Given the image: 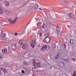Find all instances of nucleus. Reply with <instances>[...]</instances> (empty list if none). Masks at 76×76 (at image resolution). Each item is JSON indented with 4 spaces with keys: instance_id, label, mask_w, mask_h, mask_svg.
<instances>
[{
    "instance_id": "obj_48",
    "label": "nucleus",
    "mask_w": 76,
    "mask_h": 76,
    "mask_svg": "<svg viewBox=\"0 0 76 76\" xmlns=\"http://www.w3.org/2000/svg\"><path fill=\"white\" fill-rule=\"evenodd\" d=\"M33 68H32L33 70Z\"/></svg>"
},
{
    "instance_id": "obj_10",
    "label": "nucleus",
    "mask_w": 76,
    "mask_h": 76,
    "mask_svg": "<svg viewBox=\"0 0 76 76\" xmlns=\"http://www.w3.org/2000/svg\"><path fill=\"white\" fill-rule=\"evenodd\" d=\"M61 28L60 26H58L56 28V30L57 31H59V32H62V31H63V30H61Z\"/></svg>"
},
{
    "instance_id": "obj_27",
    "label": "nucleus",
    "mask_w": 76,
    "mask_h": 76,
    "mask_svg": "<svg viewBox=\"0 0 76 76\" xmlns=\"http://www.w3.org/2000/svg\"><path fill=\"white\" fill-rule=\"evenodd\" d=\"M63 2L65 4H66V3H67V1H63Z\"/></svg>"
},
{
    "instance_id": "obj_18",
    "label": "nucleus",
    "mask_w": 76,
    "mask_h": 76,
    "mask_svg": "<svg viewBox=\"0 0 76 76\" xmlns=\"http://www.w3.org/2000/svg\"><path fill=\"white\" fill-rule=\"evenodd\" d=\"M62 47L63 48H66V45L64 43H63L61 45Z\"/></svg>"
},
{
    "instance_id": "obj_39",
    "label": "nucleus",
    "mask_w": 76,
    "mask_h": 76,
    "mask_svg": "<svg viewBox=\"0 0 76 76\" xmlns=\"http://www.w3.org/2000/svg\"><path fill=\"white\" fill-rule=\"evenodd\" d=\"M57 49H58V50H60V48H58V47Z\"/></svg>"
},
{
    "instance_id": "obj_6",
    "label": "nucleus",
    "mask_w": 76,
    "mask_h": 76,
    "mask_svg": "<svg viewBox=\"0 0 76 76\" xmlns=\"http://www.w3.org/2000/svg\"><path fill=\"white\" fill-rule=\"evenodd\" d=\"M16 20H17V18H16L14 20L12 21H11V19L10 18L8 19V21H9V22H11V24H13V23H16Z\"/></svg>"
},
{
    "instance_id": "obj_31",
    "label": "nucleus",
    "mask_w": 76,
    "mask_h": 76,
    "mask_svg": "<svg viewBox=\"0 0 76 76\" xmlns=\"http://www.w3.org/2000/svg\"><path fill=\"white\" fill-rule=\"evenodd\" d=\"M72 60L73 61H75V60H76L75 58H72Z\"/></svg>"
},
{
    "instance_id": "obj_29",
    "label": "nucleus",
    "mask_w": 76,
    "mask_h": 76,
    "mask_svg": "<svg viewBox=\"0 0 76 76\" xmlns=\"http://www.w3.org/2000/svg\"><path fill=\"white\" fill-rule=\"evenodd\" d=\"M4 73H6V72H7V70L6 69H4Z\"/></svg>"
},
{
    "instance_id": "obj_40",
    "label": "nucleus",
    "mask_w": 76,
    "mask_h": 76,
    "mask_svg": "<svg viewBox=\"0 0 76 76\" xmlns=\"http://www.w3.org/2000/svg\"><path fill=\"white\" fill-rule=\"evenodd\" d=\"M39 9L40 10H42V9L40 8H39Z\"/></svg>"
},
{
    "instance_id": "obj_19",
    "label": "nucleus",
    "mask_w": 76,
    "mask_h": 76,
    "mask_svg": "<svg viewBox=\"0 0 76 76\" xmlns=\"http://www.w3.org/2000/svg\"><path fill=\"white\" fill-rule=\"evenodd\" d=\"M70 43L71 45H72V44H73V39H71L70 40Z\"/></svg>"
},
{
    "instance_id": "obj_14",
    "label": "nucleus",
    "mask_w": 76,
    "mask_h": 76,
    "mask_svg": "<svg viewBox=\"0 0 76 76\" xmlns=\"http://www.w3.org/2000/svg\"><path fill=\"white\" fill-rule=\"evenodd\" d=\"M34 7L35 10H37V9H38V4H36V5H34Z\"/></svg>"
},
{
    "instance_id": "obj_17",
    "label": "nucleus",
    "mask_w": 76,
    "mask_h": 76,
    "mask_svg": "<svg viewBox=\"0 0 76 76\" xmlns=\"http://www.w3.org/2000/svg\"><path fill=\"white\" fill-rule=\"evenodd\" d=\"M4 12H5V13H6L7 15H9L10 14V12L9 11H5Z\"/></svg>"
},
{
    "instance_id": "obj_32",
    "label": "nucleus",
    "mask_w": 76,
    "mask_h": 76,
    "mask_svg": "<svg viewBox=\"0 0 76 76\" xmlns=\"http://www.w3.org/2000/svg\"><path fill=\"white\" fill-rule=\"evenodd\" d=\"M24 64H26V65H27V64H28V63L26 62H24Z\"/></svg>"
},
{
    "instance_id": "obj_35",
    "label": "nucleus",
    "mask_w": 76,
    "mask_h": 76,
    "mask_svg": "<svg viewBox=\"0 0 76 76\" xmlns=\"http://www.w3.org/2000/svg\"><path fill=\"white\" fill-rule=\"evenodd\" d=\"M42 36V35L41 34V33H39V36H40V37H41V36Z\"/></svg>"
},
{
    "instance_id": "obj_45",
    "label": "nucleus",
    "mask_w": 76,
    "mask_h": 76,
    "mask_svg": "<svg viewBox=\"0 0 76 76\" xmlns=\"http://www.w3.org/2000/svg\"><path fill=\"white\" fill-rule=\"evenodd\" d=\"M1 71H0V75H1Z\"/></svg>"
},
{
    "instance_id": "obj_3",
    "label": "nucleus",
    "mask_w": 76,
    "mask_h": 76,
    "mask_svg": "<svg viewBox=\"0 0 76 76\" xmlns=\"http://www.w3.org/2000/svg\"><path fill=\"white\" fill-rule=\"evenodd\" d=\"M3 13V10H2V9L0 7V14L1 16H7V15L6 13H5V12H4V13L2 14Z\"/></svg>"
},
{
    "instance_id": "obj_38",
    "label": "nucleus",
    "mask_w": 76,
    "mask_h": 76,
    "mask_svg": "<svg viewBox=\"0 0 76 76\" xmlns=\"http://www.w3.org/2000/svg\"><path fill=\"white\" fill-rule=\"evenodd\" d=\"M1 58H3V57L1 56H0V59H1Z\"/></svg>"
},
{
    "instance_id": "obj_15",
    "label": "nucleus",
    "mask_w": 76,
    "mask_h": 76,
    "mask_svg": "<svg viewBox=\"0 0 76 76\" xmlns=\"http://www.w3.org/2000/svg\"><path fill=\"white\" fill-rule=\"evenodd\" d=\"M61 35V32H58L57 33V36L58 37H60Z\"/></svg>"
},
{
    "instance_id": "obj_34",
    "label": "nucleus",
    "mask_w": 76,
    "mask_h": 76,
    "mask_svg": "<svg viewBox=\"0 0 76 76\" xmlns=\"http://www.w3.org/2000/svg\"><path fill=\"white\" fill-rule=\"evenodd\" d=\"M74 74L75 75H76V71H75L74 72Z\"/></svg>"
},
{
    "instance_id": "obj_7",
    "label": "nucleus",
    "mask_w": 76,
    "mask_h": 76,
    "mask_svg": "<svg viewBox=\"0 0 76 76\" xmlns=\"http://www.w3.org/2000/svg\"><path fill=\"white\" fill-rule=\"evenodd\" d=\"M3 3L5 4V6L6 7H9V3L7 1H4Z\"/></svg>"
},
{
    "instance_id": "obj_44",
    "label": "nucleus",
    "mask_w": 76,
    "mask_h": 76,
    "mask_svg": "<svg viewBox=\"0 0 76 76\" xmlns=\"http://www.w3.org/2000/svg\"><path fill=\"white\" fill-rule=\"evenodd\" d=\"M39 46H40L39 45H38V47H39Z\"/></svg>"
},
{
    "instance_id": "obj_25",
    "label": "nucleus",
    "mask_w": 76,
    "mask_h": 76,
    "mask_svg": "<svg viewBox=\"0 0 76 76\" xmlns=\"http://www.w3.org/2000/svg\"><path fill=\"white\" fill-rule=\"evenodd\" d=\"M41 26V23L38 22L37 23V26Z\"/></svg>"
},
{
    "instance_id": "obj_36",
    "label": "nucleus",
    "mask_w": 76,
    "mask_h": 76,
    "mask_svg": "<svg viewBox=\"0 0 76 76\" xmlns=\"http://www.w3.org/2000/svg\"><path fill=\"white\" fill-rule=\"evenodd\" d=\"M24 72H25L23 71V70L22 71V73H24Z\"/></svg>"
},
{
    "instance_id": "obj_5",
    "label": "nucleus",
    "mask_w": 76,
    "mask_h": 76,
    "mask_svg": "<svg viewBox=\"0 0 76 76\" xmlns=\"http://www.w3.org/2000/svg\"><path fill=\"white\" fill-rule=\"evenodd\" d=\"M67 16H69L71 18H74V14L73 13H68L67 14Z\"/></svg>"
},
{
    "instance_id": "obj_21",
    "label": "nucleus",
    "mask_w": 76,
    "mask_h": 76,
    "mask_svg": "<svg viewBox=\"0 0 76 76\" xmlns=\"http://www.w3.org/2000/svg\"><path fill=\"white\" fill-rule=\"evenodd\" d=\"M49 33H48L47 34H46L45 35V37H46V38H48V36H49Z\"/></svg>"
},
{
    "instance_id": "obj_37",
    "label": "nucleus",
    "mask_w": 76,
    "mask_h": 76,
    "mask_svg": "<svg viewBox=\"0 0 76 76\" xmlns=\"http://www.w3.org/2000/svg\"><path fill=\"white\" fill-rule=\"evenodd\" d=\"M18 33H16L15 34V36L18 35Z\"/></svg>"
},
{
    "instance_id": "obj_13",
    "label": "nucleus",
    "mask_w": 76,
    "mask_h": 76,
    "mask_svg": "<svg viewBox=\"0 0 76 76\" xmlns=\"http://www.w3.org/2000/svg\"><path fill=\"white\" fill-rule=\"evenodd\" d=\"M11 47L13 50H16V46L15 45H12Z\"/></svg>"
},
{
    "instance_id": "obj_47",
    "label": "nucleus",
    "mask_w": 76,
    "mask_h": 76,
    "mask_svg": "<svg viewBox=\"0 0 76 76\" xmlns=\"http://www.w3.org/2000/svg\"><path fill=\"white\" fill-rule=\"evenodd\" d=\"M7 22V23L8 22Z\"/></svg>"
},
{
    "instance_id": "obj_1",
    "label": "nucleus",
    "mask_w": 76,
    "mask_h": 76,
    "mask_svg": "<svg viewBox=\"0 0 76 76\" xmlns=\"http://www.w3.org/2000/svg\"><path fill=\"white\" fill-rule=\"evenodd\" d=\"M51 41V38L50 37H46L43 39V41L45 43H48L49 42H50Z\"/></svg>"
},
{
    "instance_id": "obj_43",
    "label": "nucleus",
    "mask_w": 76,
    "mask_h": 76,
    "mask_svg": "<svg viewBox=\"0 0 76 76\" xmlns=\"http://www.w3.org/2000/svg\"><path fill=\"white\" fill-rule=\"evenodd\" d=\"M0 32H1V34L2 33V31H1V30H0Z\"/></svg>"
},
{
    "instance_id": "obj_46",
    "label": "nucleus",
    "mask_w": 76,
    "mask_h": 76,
    "mask_svg": "<svg viewBox=\"0 0 76 76\" xmlns=\"http://www.w3.org/2000/svg\"><path fill=\"white\" fill-rule=\"evenodd\" d=\"M32 76H36L35 75H33Z\"/></svg>"
},
{
    "instance_id": "obj_2",
    "label": "nucleus",
    "mask_w": 76,
    "mask_h": 76,
    "mask_svg": "<svg viewBox=\"0 0 76 76\" xmlns=\"http://www.w3.org/2000/svg\"><path fill=\"white\" fill-rule=\"evenodd\" d=\"M33 66H35L36 67H38L40 66V64L39 63H36L35 60H34V62H33Z\"/></svg>"
},
{
    "instance_id": "obj_16",
    "label": "nucleus",
    "mask_w": 76,
    "mask_h": 76,
    "mask_svg": "<svg viewBox=\"0 0 76 76\" xmlns=\"http://www.w3.org/2000/svg\"><path fill=\"white\" fill-rule=\"evenodd\" d=\"M7 52V49L6 48H5L4 49L2 50V53H6Z\"/></svg>"
},
{
    "instance_id": "obj_22",
    "label": "nucleus",
    "mask_w": 76,
    "mask_h": 76,
    "mask_svg": "<svg viewBox=\"0 0 76 76\" xmlns=\"http://www.w3.org/2000/svg\"><path fill=\"white\" fill-rule=\"evenodd\" d=\"M64 64H64V63L62 62L61 63V67H63V66H64Z\"/></svg>"
},
{
    "instance_id": "obj_20",
    "label": "nucleus",
    "mask_w": 76,
    "mask_h": 76,
    "mask_svg": "<svg viewBox=\"0 0 76 76\" xmlns=\"http://www.w3.org/2000/svg\"><path fill=\"white\" fill-rule=\"evenodd\" d=\"M27 46H28L27 44H25L23 45V48H26Z\"/></svg>"
},
{
    "instance_id": "obj_49",
    "label": "nucleus",
    "mask_w": 76,
    "mask_h": 76,
    "mask_svg": "<svg viewBox=\"0 0 76 76\" xmlns=\"http://www.w3.org/2000/svg\"><path fill=\"white\" fill-rule=\"evenodd\" d=\"M34 68V69H35V68Z\"/></svg>"
},
{
    "instance_id": "obj_26",
    "label": "nucleus",
    "mask_w": 76,
    "mask_h": 76,
    "mask_svg": "<svg viewBox=\"0 0 76 76\" xmlns=\"http://www.w3.org/2000/svg\"><path fill=\"white\" fill-rule=\"evenodd\" d=\"M23 43V42L22 41H20L19 42V44H22Z\"/></svg>"
},
{
    "instance_id": "obj_11",
    "label": "nucleus",
    "mask_w": 76,
    "mask_h": 76,
    "mask_svg": "<svg viewBox=\"0 0 76 76\" xmlns=\"http://www.w3.org/2000/svg\"><path fill=\"white\" fill-rule=\"evenodd\" d=\"M42 28H43L45 30H47V27L46 25L44 24H43V25L42 26Z\"/></svg>"
},
{
    "instance_id": "obj_9",
    "label": "nucleus",
    "mask_w": 76,
    "mask_h": 76,
    "mask_svg": "<svg viewBox=\"0 0 76 76\" xmlns=\"http://www.w3.org/2000/svg\"><path fill=\"white\" fill-rule=\"evenodd\" d=\"M6 37V34H4L0 37V39L1 40H3V39Z\"/></svg>"
},
{
    "instance_id": "obj_8",
    "label": "nucleus",
    "mask_w": 76,
    "mask_h": 76,
    "mask_svg": "<svg viewBox=\"0 0 76 76\" xmlns=\"http://www.w3.org/2000/svg\"><path fill=\"white\" fill-rule=\"evenodd\" d=\"M29 44L33 48L35 47V45H34V43H33V41H32L31 42H30Z\"/></svg>"
},
{
    "instance_id": "obj_23",
    "label": "nucleus",
    "mask_w": 76,
    "mask_h": 76,
    "mask_svg": "<svg viewBox=\"0 0 76 76\" xmlns=\"http://www.w3.org/2000/svg\"><path fill=\"white\" fill-rule=\"evenodd\" d=\"M17 75L18 76H21V75H22L21 73L20 72L17 73Z\"/></svg>"
},
{
    "instance_id": "obj_28",
    "label": "nucleus",
    "mask_w": 76,
    "mask_h": 76,
    "mask_svg": "<svg viewBox=\"0 0 76 76\" xmlns=\"http://www.w3.org/2000/svg\"><path fill=\"white\" fill-rule=\"evenodd\" d=\"M64 60H65V61H66V62L69 61V59H67L66 60H65L64 59Z\"/></svg>"
},
{
    "instance_id": "obj_12",
    "label": "nucleus",
    "mask_w": 76,
    "mask_h": 76,
    "mask_svg": "<svg viewBox=\"0 0 76 76\" xmlns=\"http://www.w3.org/2000/svg\"><path fill=\"white\" fill-rule=\"evenodd\" d=\"M11 38V37L9 36L8 37H7L4 38V40H5V41H9V40H10V39Z\"/></svg>"
},
{
    "instance_id": "obj_33",
    "label": "nucleus",
    "mask_w": 76,
    "mask_h": 76,
    "mask_svg": "<svg viewBox=\"0 0 76 76\" xmlns=\"http://www.w3.org/2000/svg\"><path fill=\"white\" fill-rule=\"evenodd\" d=\"M58 57H59L58 55H56V58H58Z\"/></svg>"
},
{
    "instance_id": "obj_24",
    "label": "nucleus",
    "mask_w": 76,
    "mask_h": 76,
    "mask_svg": "<svg viewBox=\"0 0 76 76\" xmlns=\"http://www.w3.org/2000/svg\"><path fill=\"white\" fill-rule=\"evenodd\" d=\"M48 10H49V11H50V12H53V10H52L51 8H50Z\"/></svg>"
},
{
    "instance_id": "obj_41",
    "label": "nucleus",
    "mask_w": 76,
    "mask_h": 76,
    "mask_svg": "<svg viewBox=\"0 0 76 76\" xmlns=\"http://www.w3.org/2000/svg\"><path fill=\"white\" fill-rule=\"evenodd\" d=\"M48 28H50V26H48Z\"/></svg>"
},
{
    "instance_id": "obj_30",
    "label": "nucleus",
    "mask_w": 76,
    "mask_h": 76,
    "mask_svg": "<svg viewBox=\"0 0 76 76\" xmlns=\"http://www.w3.org/2000/svg\"><path fill=\"white\" fill-rule=\"evenodd\" d=\"M3 70V68H0V72Z\"/></svg>"
},
{
    "instance_id": "obj_4",
    "label": "nucleus",
    "mask_w": 76,
    "mask_h": 76,
    "mask_svg": "<svg viewBox=\"0 0 76 76\" xmlns=\"http://www.w3.org/2000/svg\"><path fill=\"white\" fill-rule=\"evenodd\" d=\"M47 47L46 45H45L42 47L41 48V50L42 51H44L47 50Z\"/></svg>"
},
{
    "instance_id": "obj_42",
    "label": "nucleus",
    "mask_w": 76,
    "mask_h": 76,
    "mask_svg": "<svg viewBox=\"0 0 76 76\" xmlns=\"http://www.w3.org/2000/svg\"><path fill=\"white\" fill-rule=\"evenodd\" d=\"M34 43H35V40H34Z\"/></svg>"
}]
</instances>
